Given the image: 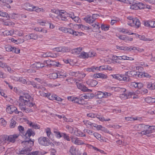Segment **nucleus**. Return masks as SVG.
<instances>
[{
	"instance_id": "obj_5",
	"label": "nucleus",
	"mask_w": 155,
	"mask_h": 155,
	"mask_svg": "<svg viewBox=\"0 0 155 155\" xmlns=\"http://www.w3.org/2000/svg\"><path fill=\"white\" fill-rule=\"evenodd\" d=\"M44 64H47V66L48 67H58L60 64L59 62H57L54 61H51L49 59L44 62Z\"/></svg>"
},
{
	"instance_id": "obj_62",
	"label": "nucleus",
	"mask_w": 155,
	"mask_h": 155,
	"mask_svg": "<svg viewBox=\"0 0 155 155\" xmlns=\"http://www.w3.org/2000/svg\"><path fill=\"white\" fill-rule=\"evenodd\" d=\"M81 153L80 152L79 150L78 149L74 150V151L73 154V155H80Z\"/></svg>"
},
{
	"instance_id": "obj_20",
	"label": "nucleus",
	"mask_w": 155,
	"mask_h": 155,
	"mask_svg": "<svg viewBox=\"0 0 155 155\" xmlns=\"http://www.w3.org/2000/svg\"><path fill=\"white\" fill-rule=\"evenodd\" d=\"M134 92H130L127 95L122 94L120 95V97L121 98L127 99L131 97L132 95H134Z\"/></svg>"
},
{
	"instance_id": "obj_58",
	"label": "nucleus",
	"mask_w": 155,
	"mask_h": 155,
	"mask_svg": "<svg viewBox=\"0 0 155 155\" xmlns=\"http://www.w3.org/2000/svg\"><path fill=\"white\" fill-rule=\"evenodd\" d=\"M0 121L1 122L2 125L4 127L6 125V121L3 118H1L0 119Z\"/></svg>"
},
{
	"instance_id": "obj_49",
	"label": "nucleus",
	"mask_w": 155,
	"mask_h": 155,
	"mask_svg": "<svg viewBox=\"0 0 155 155\" xmlns=\"http://www.w3.org/2000/svg\"><path fill=\"white\" fill-rule=\"evenodd\" d=\"M138 9H142L145 8L144 5L142 3H137Z\"/></svg>"
},
{
	"instance_id": "obj_22",
	"label": "nucleus",
	"mask_w": 155,
	"mask_h": 155,
	"mask_svg": "<svg viewBox=\"0 0 155 155\" xmlns=\"http://www.w3.org/2000/svg\"><path fill=\"white\" fill-rule=\"evenodd\" d=\"M147 87L150 90L155 89V82L152 83V82H147Z\"/></svg>"
},
{
	"instance_id": "obj_32",
	"label": "nucleus",
	"mask_w": 155,
	"mask_h": 155,
	"mask_svg": "<svg viewBox=\"0 0 155 155\" xmlns=\"http://www.w3.org/2000/svg\"><path fill=\"white\" fill-rule=\"evenodd\" d=\"M33 11H36V12H43L44 10L43 9L41 8H39L38 7L33 6Z\"/></svg>"
},
{
	"instance_id": "obj_43",
	"label": "nucleus",
	"mask_w": 155,
	"mask_h": 155,
	"mask_svg": "<svg viewBox=\"0 0 155 155\" xmlns=\"http://www.w3.org/2000/svg\"><path fill=\"white\" fill-rule=\"evenodd\" d=\"M101 28L103 30H104V31H107L108 30L109 28V26L107 25L105 26L104 24H102L101 26Z\"/></svg>"
},
{
	"instance_id": "obj_64",
	"label": "nucleus",
	"mask_w": 155,
	"mask_h": 155,
	"mask_svg": "<svg viewBox=\"0 0 155 155\" xmlns=\"http://www.w3.org/2000/svg\"><path fill=\"white\" fill-rule=\"evenodd\" d=\"M39 153V151H35L31 153H28L27 155H38Z\"/></svg>"
},
{
	"instance_id": "obj_33",
	"label": "nucleus",
	"mask_w": 155,
	"mask_h": 155,
	"mask_svg": "<svg viewBox=\"0 0 155 155\" xmlns=\"http://www.w3.org/2000/svg\"><path fill=\"white\" fill-rule=\"evenodd\" d=\"M104 93L101 92H98L97 94L96 97L98 99H101L104 97Z\"/></svg>"
},
{
	"instance_id": "obj_54",
	"label": "nucleus",
	"mask_w": 155,
	"mask_h": 155,
	"mask_svg": "<svg viewBox=\"0 0 155 155\" xmlns=\"http://www.w3.org/2000/svg\"><path fill=\"white\" fill-rule=\"evenodd\" d=\"M87 97L89 99H91L94 97V95L91 93H87Z\"/></svg>"
},
{
	"instance_id": "obj_17",
	"label": "nucleus",
	"mask_w": 155,
	"mask_h": 155,
	"mask_svg": "<svg viewBox=\"0 0 155 155\" xmlns=\"http://www.w3.org/2000/svg\"><path fill=\"white\" fill-rule=\"evenodd\" d=\"M63 60L65 63H69L71 65H73L76 63L77 61L76 59H64Z\"/></svg>"
},
{
	"instance_id": "obj_15",
	"label": "nucleus",
	"mask_w": 155,
	"mask_h": 155,
	"mask_svg": "<svg viewBox=\"0 0 155 155\" xmlns=\"http://www.w3.org/2000/svg\"><path fill=\"white\" fill-rule=\"evenodd\" d=\"M7 135H2L0 136V144L1 145H4L6 143H7Z\"/></svg>"
},
{
	"instance_id": "obj_50",
	"label": "nucleus",
	"mask_w": 155,
	"mask_h": 155,
	"mask_svg": "<svg viewBox=\"0 0 155 155\" xmlns=\"http://www.w3.org/2000/svg\"><path fill=\"white\" fill-rule=\"evenodd\" d=\"M149 27L155 28V21H149Z\"/></svg>"
},
{
	"instance_id": "obj_7",
	"label": "nucleus",
	"mask_w": 155,
	"mask_h": 155,
	"mask_svg": "<svg viewBox=\"0 0 155 155\" xmlns=\"http://www.w3.org/2000/svg\"><path fill=\"white\" fill-rule=\"evenodd\" d=\"M34 140H31L30 139L28 141H24L21 142L22 146L25 148H31L34 144Z\"/></svg>"
},
{
	"instance_id": "obj_36",
	"label": "nucleus",
	"mask_w": 155,
	"mask_h": 155,
	"mask_svg": "<svg viewBox=\"0 0 155 155\" xmlns=\"http://www.w3.org/2000/svg\"><path fill=\"white\" fill-rule=\"evenodd\" d=\"M78 27H79L82 30L84 31V30H88L89 29V27L87 26H85L84 25L82 24H79L78 25Z\"/></svg>"
},
{
	"instance_id": "obj_14",
	"label": "nucleus",
	"mask_w": 155,
	"mask_h": 155,
	"mask_svg": "<svg viewBox=\"0 0 155 155\" xmlns=\"http://www.w3.org/2000/svg\"><path fill=\"white\" fill-rule=\"evenodd\" d=\"M148 126L145 125L143 124H140L138 126H135V130L138 131H140L145 130L147 128H148Z\"/></svg>"
},
{
	"instance_id": "obj_34",
	"label": "nucleus",
	"mask_w": 155,
	"mask_h": 155,
	"mask_svg": "<svg viewBox=\"0 0 155 155\" xmlns=\"http://www.w3.org/2000/svg\"><path fill=\"white\" fill-rule=\"evenodd\" d=\"M50 77L51 79H55L58 77V73H53L50 74Z\"/></svg>"
},
{
	"instance_id": "obj_28",
	"label": "nucleus",
	"mask_w": 155,
	"mask_h": 155,
	"mask_svg": "<svg viewBox=\"0 0 155 155\" xmlns=\"http://www.w3.org/2000/svg\"><path fill=\"white\" fill-rule=\"evenodd\" d=\"M4 48L6 51L12 52L13 48L11 45H6L4 46Z\"/></svg>"
},
{
	"instance_id": "obj_44",
	"label": "nucleus",
	"mask_w": 155,
	"mask_h": 155,
	"mask_svg": "<svg viewBox=\"0 0 155 155\" xmlns=\"http://www.w3.org/2000/svg\"><path fill=\"white\" fill-rule=\"evenodd\" d=\"M137 6V3H135L131 5L130 8L135 10H138V8Z\"/></svg>"
},
{
	"instance_id": "obj_41",
	"label": "nucleus",
	"mask_w": 155,
	"mask_h": 155,
	"mask_svg": "<svg viewBox=\"0 0 155 155\" xmlns=\"http://www.w3.org/2000/svg\"><path fill=\"white\" fill-rule=\"evenodd\" d=\"M93 135L95 137H96L97 139H98L99 140H103L102 138H101V135L100 134H98V133H95L93 134Z\"/></svg>"
},
{
	"instance_id": "obj_11",
	"label": "nucleus",
	"mask_w": 155,
	"mask_h": 155,
	"mask_svg": "<svg viewBox=\"0 0 155 155\" xmlns=\"http://www.w3.org/2000/svg\"><path fill=\"white\" fill-rule=\"evenodd\" d=\"M19 136L18 134H14L13 135H7V143L11 142L14 143L16 139Z\"/></svg>"
},
{
	"instance_id": "obj_37",
	"label": "nucleus",
	"mask_w": 155,
	"mask_h": 155,
	"mask_svg": "<svg viewBox=\"0 0 155 155\" xmlns=\"http://www.w3.org/2000/svg\"><path fill=\"white\" fill-rule=\"evenodd\" d=\"M96 54L93 51H90L88 53V57L91 58L95 56Z\"/></svg>"
},
{
	"instance_id": "obj_6",
	"label": "nucleus",
	"mask_w": 155,
	"mask_h": 155,
	"mask_svg": "<svg viewBox=\"0 0 155 155\" xmlns=\"http://www.w3.org/2000/svg\"><path fill=\"white\" fill-rule=\"evenodd\" d=\"M49 139L47 137H40L38 139L39 143L43 146H47L49 145Z\"/></svg>"
},
{
	"instance_id": "obj_48",
	"label": "nucleus",
	"mask_w": 155,
	"mask_h": 155,
	"mask_svg": "<svg viewBox=\"0 0 155 155\" xmlns=\"http://www.w3.org/2000/svg\"><path fill=\"white\" fill-rule=\"evenodd\" d=\"M31 84L35 88L37 89L41 88L40 86L38 84H37L36 83L33 82H31Z\"/></svg>"
},
{
	"instance_id": "obj_26",
	"label": "nucleus",
	"mask_w": 155,
	"mask_h": 155,
	"mask_svg": "<svg viewBox=\"0 0 155 155\" xmlns=\"http://www.w3.org/2000/svg\"><path fill=\"white\" fill-rule=\"evenodd\" d=\"M42 90V91H39V93H40V94L42 96L47 97L48 95V93H46L45 92H44L43 91L44 90H45V88L44 87H42V88H41Z\"/></svg>"
},
{
	"instance_id": "obj_21",
	"label": "nucleus",
	"mask_w": 155,
	"mask_h": 155,
	"mask_svg": "<svg viewBox=\"0 0 155 155\" xmlns=\"http://www.w3.org/2000/svg\"><path fill=\"white\" fill-rule=\"evenodd\" d=\"M87 83L91 87H94L97 84V81L93 80H89L87 81Z\"/></svg>"
},
{
	"instance_id": "obj_53",
	"label": "nucleus",
	"mask_w": 155,
	"mask_h": 155,
	"mask_svg": "<svg viewBox=\"0 0 155 155\" xmlns=\"http://www.w3.org/2000/svg\"><path fill=\"white\" fill-rule=\"evenodd\" d=\"M13 32L12 31H5L4 32V34L5 35H9L12 34Z\"/></svg>"
},
{
	"instance_id": "obj_31",
	"label": "nucleus",
	"mask_w": 155,
	"mask_h": 155,
	"mask_svg": "<svg viewBox=\"0 0 155 155\" xmlns=\"http://www.w3.org/2000/svg\"><path fill=\"white\" fill-rule=\"evenodd\" d=\"M138 38L144 41H151L152 40L149 38H146L144 35H138Z\"/></svg>"
},
{
	"instance_id": "obj_46",
	"label": "nucleus",
	"mask_w": 155,
	"mask_h": 155,
	"mask_svg": "<svg viewBox=\"0 0 155 155\" xmlns=\"http://www.w3.org/2000/svg\"><path fill=\"white\" fill-rule=\"evenodd\" d=\"M131 50H134L135 51V52H136L137 51L140 52H142L143 51V49H140L139 48H137L135 47H134L132 48H131Z\"/></svg>"
},
{
	"instance_id": "obj_1",
	"label": "nucleus",
	"mask_w": 155,
	"mask_h": 155,
	"mask_svg": "<svg viewBox=\"0 0 155 155\" xmlns=\"http://www.w3.org/2000/svg\"><path fill=\"white\" fill-rule=\"evenodd\" d=\"M33 98L28 94H24L20 96L19 100V106L20 108L23 112L26 113L33 112L32 109L26 107L25 106L32 108H35L36 106L33 102Z\"/></svg>"
},
{
	"instance_id": "obj_9",
	"label": "nucleus",
	"mask_w": 155,
	"mask_h": 155,
	"mask_svg": "<svg viewBox=\"0 0 155 155\" xmlns=\"http://www.w3.org/2000/svg\"><path fill=\"white\" fill-rule=\"evenodd\" d=\"M76 84L78 88L84 92H91L92 91V90L88 89L84 85L78 82H77Z\"/></svg>"
},
{
	"instance_id": "obj_2",
	"label": "nucleus",
	"mask_w": 155,
	"mask_h": 155,
	"mask_svg": "<svg viewBox=\"0 0 155 155\" xmlns=\"http://www.w3.org/2000/svg\"><path fill=\"white\" fill-rule=\"evenodd\" d=\"M18 129L19 132L22 134L25 138H29L31 136L33 137L35 135V132L33 131L31 129H28L26 133L25 132L24 127L21 126H18Z\"/></svg>"
},
{
	"instance_id": "obj_16",
	"label": "nucleus",
	"mask_w": 155,
	"mask_h": 155,
	"mask_svg": "<svg viewBox=\"0 0 155 155\" xmlns=\"http://www.w3.org/2000/svg\"><path fill=\"white\" fill-rule=\"evenodd\" d=\"M31 148H25L24 147L22 150H19V153H18L20 154H24L29 153L32 150Z\"/></svg>"
},
{
	"instance_id": "obj_18",
	"label": "nucleus",
	"mask_w": 155,
	"mask_h": 155,
	"mask_svg": "<svg viewBox=\"0 0 155 155\" xmlns=\"http://www.w3.org/2000/svg\"><path fill=\"white\" fill-rule=\"evenodd\" d=\"M82 50V48L81 47H79L73 49L71 51V52L75 55L79 54L80 52Z\"/></svg>"
},
{
	"instance_id": "obj_39",
	"label": "nucleus",
	"mask_w": 155,
	"mask_h": 155,
	"mask_svg": "<svg viewBox=\"0 0 155 155\" xmlns=\"http://www.w3.org/2000/svg\"><path fill=\"white\" fill-rule=\"evenodd\" d=\"M67 75L65 73H58V77L59 78H64L66 77Z\"/></svg>"
},
{
	"instance_id": "obj_42",
	"label": "nucleus",
	"mask_w": 155,
	"mask_h": 155,
	"mask_svg": "<svg viewBox=\"0 0 155 155\" xmlns=\"http://www.w3.org/2000/svg\"><path fill=\"white\" fill-rule=\"evenodd\" d=\"M55 94H48V95L47 97L50 100H54L55 99Z\"/></svg>"
},
{
	"instance_id": "obj_56",
	"label": "nucleus",
	"mask_w": 155,
	"mask_h": 155,
	"mask_svg": "<svg viewBox=\"0 0 155 155\" xmlns=\"http://www.w3.org/2000/svg\"><path fill=\"white\" fill-rule=\"evenodd\" d=\"M97 118L99 119V120L101 121H109L110 120V119H105L104 117H97Z\"/></svg>"
},
{
	"instance_id": "obj_59",
	"label": "nucleus",
	"mask_w": 155,
	"mask_h": 155,
	"mask_svg": "<svg viewBox=\"0 0 155 155\" xmlns=\"http://www.w3.org/2000/svg\"><path fill=\"white\" fill-rule=\"evenodd\" d=\"M45 130L47 136L49 137L51 133L50 129L49 128H47L45 129Z\"/></svg>"
},
{
	"instance_id": "obj_25",
	"label": "nucleus",
	"mask_w": 155,
	"mask_h": 155,
	"mask_svg": "<svg viewBox=\"0 0 155 155\" xmlns=\"http://www.w3.org/2000/svg\"><path fill=\"white\" fill-rule=\"evenodd\" d=\"M54 51L57 52H64L65 51V47H58L54 48Z\"/></svg>"
},
{
	"instance_id": "obj_12",
	"label": "nucleus",
	"mask_w": 155,
	"mask_h": 155,
	"mask_svg": "<svg viewBox=\"0 0 155 155\" xmlns=\"http://www.w3.org/2000/svg\"><path fill=\"white\" fill-rule=\"evenodd\" d=\"M71 140L72 143L77 145H81L84 144V143L76 137H71Z\"/></svg>"
},
{
	"instance_id": "obj_63",
	"label": "nucleus",
	"mask_w": 155,
	"mask_h": 155,
	"mask_svg": "<svg viewBox=\"0 0 155 155\" xmlns=\"http://www.w3.org/2000/svg\"><path fill=\"white\" fill-rule=\"evenodd\" d=\"M99 16L98 14H94L92 15V17L93 19L94 20V21H95L96 19L97 18V17Z\"/></svg>"
},
{
	"instance_id": "obj_30",
	"label": "nucleus",
	"mask_w": 155,
	"mask_h": 155,
	"mask_svg": "<svg viewBox=\"0 0 155 155\" xmlns=\"http://www.w3.org/2000/svg\"><path fill=\"white\" fill-rule=\"evenodd\" d=\"M79 56L82 58H87L88 57V53L85 52L84 51H82L80 53V55Z\"/></svg>"
},
{
	"instance_id": "obj_24",
	"label": "nucleus",
	"mask_w": 155,
	"mask_h": 155,
	"mask_svg": "<svg viewBox=\"0 0 155 155\" xmlns=\"http://www.w3.org/2000/svg\"><path fill=\"white\" fill-rule=\"evenodd\" d=\"M117 49H120L124 51H131V48H129L127 47L119 46H116Z\"/></svg>"
},
{
	"instance_id": "obj_19",
	"label": "nucleus",
	"mask_w": 155,
	"mask_h": 155,
	"mask_svg": "<svg viewBox=\"0 0 155 155\" xmlns=\"http://www.w3.org/2000/svg\"><path fill=\"white\" fill-rule=\"evenodd\" d=\"M84 20L87 22L89 24H91L95 21L93 19L92 16L87 15L85 18H84Z\"/></svg>"
},
{
	"instance_id": "obj_35",
	"label": "nucleus",
	"mask_w": 155,
	"mask_h": 155,
	"mask_svg": "<svg viewBox=\"0 0 155 155\" xmlns=\"http://www.w3.org/2000/svg\"><path fill=\"white\" fill-rule=\"evenodd\" d=\"M29 125L30 126L32 127L33 128L35 129H39L40 128V126L39 125L36 124H32V123L31 122L30 123H29Z\"/></svg>"
},
{
	"instance_id": "obj_10",
	"label": "nucleus",
	"mask_w": 155,
	"mask_h": 155,
	"mask_svg": "<svg viewBox=\"0 0 155 155\" xmlns=\"http://www.w3.org/2000/svg\"><path fill=\"white\" fill-rule=\"evenodd\" d=\"M68 15L64 11H61L58 15V18L62 21H66L67 20V17L68 16Z\"/></svg>"
},
{
	"instance_id": "obj_38",
	"label": "nucleus",
	"mask_w": 155,
	"mask_h": 155,
	"mask_svg": "<svg viewBox=\"0 0 155 155\" xmlns=\"http://www.w3.org/2000/svg\"><path fill=\"white\" fill-rule=\"evenodd\" d=\"M114 60V62H113L114 63H117L120 64L122 62V60H129V59H113Z\"/></svg>"
},
{
	"instance_id": "obj_27",
	"label": "nucleus",
	"mask_w": 155,
	"mask_h": 155,
	"mask_svg": "<svg viewBox=\"0 0 155 155\" xmlns=\"http://www.w3.org/2000/svg\"><path fill=\"white\" fill-rule=\"evenodd\" d=\"M75 135L77 136L85 137L86 135L80 130H77L74 132Z\"/></svg>"
},
{
	"instance_id": "obj_23",
	"label": "nucleus",
	"mask_w": 155,
	"mask_h": 155,
	"mask_svg": "<svg viewBox=\"0 0 155 155\" xmlns=\"http://www.w3.org/2000/svg\"><path fill=\"white\" fill-rule=\"evenodd\" d=\"M18 125V123L16 121L12 118L10 121L9 127L11 128H14L15 126Z\"/></svg>"
},
{
	"instance_id": "obj_3",
	"label": "nucleus",
	"mask_w": 155,
	"mask_h": 155,
	"mask_svg": "<svg viewBox=\"0 0 155 155\" xmlns=\"http://www.w3.org/2000/svg\"><path fill=\"white\" fill-rule=\"evenodd\" d=\"M129 20L127 23L128 25L131 26H134L138 28L140 26V22L139 19L137 18H133L132 17L129 16L127 17Z\"/></svg>"
},
{
	"instance_id": "obj_61",
	"label": "nucleus",
	"mask_w": 155,
	"mask_h": 155,
	"mask_svg": "<svg viewBox=\"0 0 155 155\" xmlns=\"http://www.w3.org/2000/svg\"><path fill=\"white\" fill-rule=\"evenodd\" d=\"M20 50L18 48L13 47V49L12 51V52L18 54L20 52Z\"/></svg>"
},
{
	"instance_id": "obj_45",
	"label": "nucleus",
	"mask_w": 155,
	"mask_h": 155,
	"mask_svg": "<svg viewBox=\"0 0 155 155\" xmlns=\"http://www.w3.org/2000/svg\"><path fill=\"white\" fill-rule=\"evenodd\" d=\"M104 61L107 64H110L114 62V60L113 59H104Z\"/></svg>"
},
{
	"instance_id": "obj_4",
	"label": "nucleus",
	"mask_w": 155,
	"mask_h": 155,
	"mask_svg": "<svg viewBox=\"0 0 155 155\" xmlns=\"http://www.w3.org/2000/svg\"><path fill=\"white\" fill-rule=\"evenodd\" d=\"M111 76L113 78L120 81L123 80L126 81H130V79L128 76L124 77V75L117 74L112 75Z\"/></svg>"
},
{
	"instance_id": "obj_29",
	"label": "nucleus",
	"mask_w": 155,
	"mask_h": 155,
	"mask_svg": "<svg viewBox=\"0 0 155 155\" xmlns=\"http://www.w3.org/2000/svg\"><path fill=\"white\" fill-rule=\"evenodd\" d=\"M27 8L26 10L28 11L31 12L33 11V5H31L29 4H27L25 5Z\"/></svg>"
},
{
	"instance_id": "obj_52",
	"label": "nucleus",
	"mask_w": 155,
	"mask_h": 155,
	"mask_svg": "<svg viewBox=\"0 0 155 155\" xmlns=\"http://www.w3.org/2000/svg\"><path fill=\"white\" fill-rule=\"evenodd\" d=\"M98 76L99 78L103 79H106L107 78V75L102 73H98Z\"/></svg>"
},
{
	"instance_id": "obj_47",
	"label": "nucleus",
	"mask_w": 155,
	"mask_h": 155,
	"mask_svg": "<svg viewBox=\"0 0 155 155\" xmlns=\"http://www.w3.org/2000/svg\"><path fill=\"white\" fill-rule=\"evenodd\" d=\"M136 72L135 71H130L129 72V76L127 75L129 78V77H136Z\"/></svg>"
},
{
	"instance_id": "obj_51",
	"label": "nucleus",
	"mask_w": 155,
	"mask_h": 155,
	"mask_svg": "<svg viewBox=\"0 0 155 155\" xmlns=\"http://www.w3.org/2000/svg\"><path fill=\"white\" fill-rule=\"evenodd\" d=\"M94 127H96V128L98 130H103L104 129V127H103L101 125H97V124H95V126H94Z\"/></svg>"
},
{
	"instance_id": "obj_57",
	"label": "nucleus",
	"mask_w": 155,
	"mask_h": 155,
	"mask_svg": "<svg viewBox=\"0 0 155 155\" xmlns=\"http://www.w3.org/2000/svg\"><path fill=\"white\" fill-rule=\"evenodd\" d=\"M54 132L55 134L56 137L58 138H60L62 137V134H61L59 132L56 131H54Z\"/></svg>"
},
{
	"instance_id": "obj_60",
	"label": "nucleus",
	"mask_w": 155,
	"mask_h": 155,
	"mask_svg": "<svg viewBox=\"0 0 155 155\" xmlns=\"http://www.w3.org/2000/svg\"><path fill=\"white\" fill-rule=\"evenodd\" d=\"M136 76H137V77L140 78H141L143 76V73L142 72H136Z\"/></svg>"
},
{
	"instance_id": "obj_40",
	"label": "nucleus",
	"mask_w": 155,
	"mask_h": 155,
	"mask_svg": "<svg viewBox=\"0 0 155 155\" xmlns=\"http://www.w3.org/2000/svg\"><path fill=\"white\" fill-rule=\"evenodd\" d=\"M153 99L150 97H147L145 99V101L147 103H150L154 102L155 101H153Z\"/></svg>"
},
{
	"instance_id": "obj_8",
	"label": "nucleus",
	"mask_w": 155,
	"mask_h": 155,
	"mask_svg": "<svg viewBox=\"0 0 155 155\" xmlns=\"http://www.w3.org/2000/svg\"><path fill=\"white\" fill-rule=\"evenodd\" d=\"M6 110L7 112L10 114H12L13 112H15L16 114H18L19 113V111H17V108L12 105L6 108Z\"/></svg>"
},
{
	"instance_id": "obj_55",
	"label": "nucleus",
	"mask_w": 155,
	"mask_h": 155,
	"mask_svg": "<svg viewBox=\"0 0 155 155\" xmlns=\"http://www.w3.org/2000/svg\"><path fill=\"white\" fill-rule=\"evenodd\" d=\"M49 57L51 58H56L58 57L57 54L56 53H51L49 52Z\"/></svg>"
},
{
	"instance_id": "obj_13",
	"label": "nucleus",
	"mask_w": 155,
	"mask_h": 155,
	"mask_svg": "<svg viewBox=\"0 0 155 155\" xmlns=\"http://www.w3.org/2000/svg\"><path fill=\"white\" fill-rule=\"evenodd\" d=\"M24 38L26 40L30 39L36 40L38 38V35L37 34L31 33L29 35H26L24 37Z\"/></svg>"
}]
</instances>
